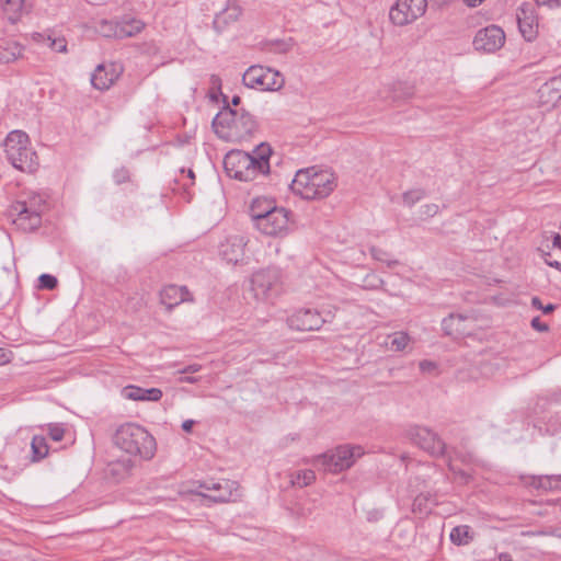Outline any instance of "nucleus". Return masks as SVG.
Instances as JSON below:
<instances>
[{
	"instance_id": "1",
	"label": "nucleus",
	"mask_w": 561,
	"mask_h": 561,
	"mask_svg": "<svg viewBox=\"0 0 561 561\" xmlns=\"http://www.w3.org/2000/svg\"><path fill=\"white\" fill-rule=\"evenodd\" d=\"M271 148L261 144L251 154L243 150H231L224 159L226 173L239 181H253L260 174L270 172Z\"/></svg>"
},
{
	"instance_id": "2",
	"label": "nucleus",
	"mask_w": 561,
	"mask_h": 561,
	"mask_svg": "<svg viewBox=\"0 0 561 561\" xmlns=\"http://www.w3.org/2000/svg\"><path fill=\"white\" fill-rule=\"evenodd\" d=\"M215 133L227 141H242L259 130L255 117L244 108L225 106L213 119Z\"/></svg>"
},
{
	"instance_id": "3",
	"label": "nucleus",
	"mask_w": 561,
	"mask_h": 561,
	"mask_svg": "<svg viewBox=\"0 0 561 561\" xmlns=\"http://www.w3.org/2000/svg\"><path fill=\"white\" fill-rule=\"evenodd\" d=\"M336 187L334 174L314 167L299 170L290 184L294 194L304 199H321L328 197Z\"/></svg>"
},
{
	"instance_id": "4",
	"label": "nucleus",
	"mask_w": 561,
	"mask_h": 561,
	"mask_svg": "<svg viewBox=\"0 0 561 561\" xmlns=\"http://www.w3.org/2000/svg\"><path fill=\"white\" fill-rule=\"evenodd\" d=\"M28 145L26 133L13 130L4 140V151L7 159L15 169L32 173L37 169L38 161L36 152Z\"/></svg>"
},
{
	"instance_id": "5",
	"label": "nucleus",
	"mask_w": 561,
	"mask_h": 561,
	"mask_svg": "<svg viewBox=\"0 0 561 561\" xmlns=\"http://www.w3.org/2000/svg\"><path fill=\"white\" fill-rule=\"evenodd\" d=\"M45 202L39 195H32L25 201L15 202L10 209L13 224L23 231H33L41 226Z\"/></svg>"
},
{
	"instance_id": "6",
	"label": "nucleus",
	"mask_w": 561,
	"mask_h": 561,
	"mask_svg": "<svg viewBox=\"0 0 561 561\" xmlns=\"http://www.w3.org/2000/svg\"><path fill=\"white\" fill-rule=\"evenodd\" d=\"M242 82L250 89L278 91L284 87L285 79L284 76L275 69L253 65L243 73Z\"/></svg>"
},
{
	"instance_id": "7",
	"label": "nucleus",
	"mask_w": 561,
	"mask_h": 561,
	"mask_svg": "<svg viewBox=\"0 0 561 561\" xmlns=\"http://www.w3.org/2000/svg\"><path fill=\"white\" fill-rule=\"evenodd\" d=\"M251 290L259 300H271L283 290L282 273L277 268L255 272L251 278Z\"/></svg>"
},
{
	"instance_id": "8",
	"label": "nucleus",
	"mask_w": 561,
	"mask_h": 561,
	"mask_svg": "<svg viewBox=\"0 0 561 561\" xmlns=\"http://www.w3.org/2000/svg\"><path fill=\"white\" fill-rule=\"evenodd\" d=\"M427 0H397L389 10V20L396 26H407L424 15Z\"/></svg>"
},
{
	"instance_id": "9",
	"label": "nucleus",
	"mask_w": 561,
	"mask_h": 561,
	"mask_svg": "<svg viewBox=\"0 0 561 561\" xmlns=\"http://www.w3.org/2000/svg\"><path fill=\"white\" fill-rule=\"evenodd\" d=\"M409 439L433 457L446 456V444L432 430L424 426H412L408 430Z\"/></svg>"
},
{
	"instance_id": "10",
	"label": "nucleus",
	"mask_w": 561,
	"mask_h": 561,
	"mask_svg": "<svg viewBox=\"0 0 561 561\" xmlns=\"http://www.w3.org/2000/svg\"><path fill=\"white\" fill-rule=\"evenodd\" d=\"M290 211L284 207H275L264 218H261L255 228L265 236L277 237L288 231Z\"/></svg>"
},
{
	"instance_id": "11",
	"label": "nucleus",
	"mask_w": 561,
	"mask_h": 561,
	"mask_svg": "<svg viewBox=\"0 0 561 561\" xmlns=\"http://www.w3.org/2000/svg\"><path fill=\"white\" fill-rule=\"evenodd\" d=\"M201 488L211 492L210 494H203V496L214 502H236L241 497L239 483L228 479L218 482H203Z\"/></svg>"
},
{
	"instance_id": "12",
	"label": "nucleus",
	"mask_w": 561,
	"mask_h": 561,
	"mask_svg": "<svg viewBox=\"0 0 561 561\" xmlns=\"http://www.w3.org/2000/svg\"><path fill=\"white\" fill-rule=\"evenodd\" d=\"M140 425L128 422L121 425L114 434V444L127 454L140 453Z\"/></svg>"
},
{
	"instance_id": "13",
	"label": "nucleus",
	"mask_w": 561,
	"mask_h": 561,
	"mask_svg": "<svg viewBox=\"0 0 561 561\" xmlns=\"http://www.w3.org/2000/svg\"><path fill=\"white\" fill-rule=\"evenodd\" d=\"M505 43L503 30L496 25H490L479 30L473 38V47L478 51L494 53Z\"/></svg>"
},
{
	"instance_id": "14",
	"label": "nucleus",
	"mask_w": 561,
	"mask_h": 561,
	"mask_svg": "<svg viewBox=\"0 0 561 561\" xmlns=\"http://www.w3.org/2000/svg\"><path fill=\"white\" fill-rule=\"evenodd\" d=\"M140 32V20L130 14L124 15L119 21H104L101 25V33L104 36L126 38Z\"/></svg>"
},
{
	"instance_id": "15",
	"label": "nucleus",
	"mask_w": 561,
	"mask_h": 561,
	"mask_svg": "<svg viewBox=\"0 0 561 561\" xmlns=\"http://www.w3.org/2000/svg\"><path fill=\"white\" fill-rule=\"evenodd\" d=\"M327 320L314 309H300L287 319L288 327L296 331H317Z\"/></svg>"
},
{
	"instance_id": "16",
	"label": "nucleus",
	"mask_w": 561,
	"mask_h": 561,
	"mask_svg": "<svg viewBox=\"0 0 561 561\" xmlns=\"http://www.w3.org/2000/svg\"><path fill=\"white\" fill-rule=\"evenodd\" d=\"M516 19L522 36L528 41H534L538 35V16L534 4L525 2L518 7Z\"/></svg>"
},
{
	"instance_id": "17",
	"label": "nucleus",
	"mask_w": 561,
	"mask_h": 561,
	"mask_svg": "<svg viewBox=\"0 0 561 561\" xmlns=\"http://www.w3.org/2000/svg\"><path fill=\"white\" fill-rule=\"evenodd\" d=\"M248 239L241 234L229 236L219 245V255L231 264H238L244 259Z\"/></svg>"
},
{
	"instance_id": "18",
	"label": "nucleus",
	"mask_w": 561,
	"mask_h": 561,
	"mask_svg": "<svg viewBox=\"0 0 561 561\" xmlns=\"http://www.w3.org/2000/svg\"><path fill=\"white\" fill-rule=\"evenodd\" d=\"M194 297L186 286L167 285L160 290V302L168 311L182 302H193Z\"/></svg>"
},
{
	"instance_id": "19",
	"label": "nucleus",
	"mask_w": 561,
	"mask_h": 561,
	"mask_svg": "<svg viewBox=\"0 0 561 561\" xmlns=\"http://www.w3.org/2000/svg\"><path fill=\"white\" fill-rule=\"evenodd\" d=\"M545 262L557 270H561V234L546 236L539 247Z\"/></svg>"
},
{
	"instance_id": "20",
	"label": "nucleus",
	"mask_w": 561,
	"mask_h": 561,
	"mask_svg": "<svg viewBox=\"0 0 561 561\" xmlns=\"http://www.w3.org/2000/svg\"><path fill=\"white\" fill-rule=\"evenodd\" d=\"M335 450L340 455V468L350 469L356 461L357 458L364 455V449L359 445H341L335 447Z\"/></svg>"
},
{
	"instance_id": "21",
	"label": "nucleus",
	"mask_w": 561,
	"mask_h": 561,
	"mask_svg": "<svg viewBox=\"0 0 561 561\" xmlns=\"http://www.w3.org/2000/svg\"><path fill=\"white\" fill-rule=\"evenodd\" d=\"M242 13V10L237 3H228L227 7L214 19V26L218 31L225 28L229 23L236 22Z\"/></svg>"
},
{
	"instance_id": "22",
	"label": "nucleus",
	"mask_w": 561,
	"mask_h": 561,
	"mask_svg": "<svg viewBox=\"0 0 561 561\" xmlns=\"http://www.w3.org/2000/svg\"><path fill=\"white\" fill-rule=\"evenodd\" d=\"M311 462L313 465H321V467L323 468L324 471H329V472H333V473H337V472L345 470L344 468H340V466H339L341 460H340V455L337 454L335 448L328 450L324 454L316 456Z\"/></svg>"
},
{
	"instance_id": "23",
	"label": "nucleus",
	"mask_w": 561,
	"mask_h": 561,
	"mask_svg": "<svg viewBox=\"0 0 561 561\" xmlns=\"http://www.w3.org/2000/svg\"><path fill=\"white\" fill-rule=\"evenodd\" d=\"M276 206L273 201L267 198H255L252 201L250 205V217L254 224V227L257 225L261 218H264L268 215L272 209Z\"/></svg>"
},
{
	"instance_id": "24",
	"label": "nucleus",
	"mask_w": 561,
	"mask_h": 561,
	"mask_svg": "<svg viewBox=\"0 0 561 561\" xmlns=\"http://www.w3.org/2000/svg\"><path fill=\"white\" fill-rule=\"evenodd\" d=\"M114 72H108L104 65H99L91 76V83L98 90L108 89L115 81Z\"/></svg>"
},
{
	"instance_id": "25",
	"label": "nucleus",
	"mask_w": 561,
	"mask_h": 561,
	"mask_svg": "<svg viewBox=\"0 0 561 561\" xmlns=\"http://www.w3.org/2000/svg\"><path fill=\"white\" fill-rule=\"evenodd\" d=\"M476 534L469 525H459L451 529L450 541L456 546H467L474 540Z\"/></svg>"
},
{
	"instance_id": "26",
	"label": "nucleus",
	"mask_w": 561,
	"mask_h": 561,
	"mask_svg": "<svg viewBox=\"0 0 561 561\" xmlns=\"http://www.w3.org/2000/svg\"><path fill=\"white\" fill-rule=\"evenodd\" d=\"M530 484L543 491H558L561 490V476L533 477Z\"/></svg>"
},
{
	"instance_id": "27",
	"label": "nucleus",
	"mask_w": 561,
	"mask_h": 561,
	"mask_svg": "<svg viewBox=\"0 0 561 561\" xmlns=\"http://www.w3.org/2000/svg\"><path fill=\"white\" fill-rule=\"evenodd\" d=\"M31 462H38L43 460L49 451L46 438L41 435H34L31 442Z\"/></svg>"
},
{
	"instance_id": "28",
	"label": "nucleus",
	"mask_w": 561,
	"mask_h": 561,
	"mask_svg": "<svg viewBox=\"0 0 561 561\" xmlns=\"http://www.w3.org/2000/svg\"><path fill=\"white\" fill-rule=\"evenodd\" d=\"M436 504L435 495L431 493H421L419 494L412 504L413 513H419L421 515H427L431 513L432 507Z\"/></svg>"
},
{
	"instance_id": "29",
	"label": "nucleus",
	"mask_w": 561,
	"mask_h": 561,
	"mask_svg": "<svg viewBox=\"0 0 561 561\" xmlns=\"http://www.w3.org/2000/svg\"><path fill=\"white\" fill-rule=\"evenodd\" d=\"M411 337L407 332L400 331L389 334L385 342L386 347L393 352H401L410 344Z\"/></svg>"
},
{
	"instance_id": "30",
	"label": "nucleus",
	"mask_w": 561,
	"mask_h": 561,
	"mask_svg": "<svg viewBox=\"0 0 561 561\" xmlns=\"http://www.w3.org/2000/svg\"><path fill=\"white\" fill-rule=\"evenodd\" d=\"M466 317L462 314H449L442 322L443 330L447 335L459 334L463 332L461 324L465 322Z\"/></svg>"
},
{
	"instance_id": "31",
	"label": "nucleus",
	"mask_w": 561,
	"mask_h": 561,
	"mask_svg": "<svg viewBox=\"0 0 561 561\" xmlns=\"http://www.w3.org/2000/svg\"><path fill=\"white\" fill-rule=\"evenodd\" d=\"M316 480V473L310 470H300L290 476V483L294 486L305 488L310 485Z\"/></svg>"
},
{
	"instance_id": "32",
	"label": "nucleus",
	"mask_w": 561,
	"mask_h": 561,
	"mask_svg": "<svg viewBox=\"0 0 561 561\" xmlns=\"http://www.w3.org/2000/svg\"><path fill=\"white\" fill-rule=\"evenodd\" d=\"M23 47L18 43H12L8 47L0 48V62L9 64L22 56Z\"/></svg>"
},
{
	"instance_id": "33",
	"label": "nucleus",
	"mask_w": 561,
	"mask_h": 561,
	"mask_svg": "<svg viewBox=\"0 0 561 561\" xmlns=\"http://www.w3.org/2000/svg\"><path fill=\"white\" fill-rule=\"evenodd\" d=\"M157 451L154 437L142 428V460H150Z\"/></svg>"
},
{
	"instance_id": "34",
	"label": "nucleus",
	"mask_w": 561,
	"mask_h": 561,
	"mask_svg": "<svg viewBox=\"0 0 561 561\" xmlns=\"http://www.w3.org/2000/svg\"><path fill=\"white\" fill-rule=\"evenodd\" d=\"M3 11L9 15L11 22H15L23 11L24 0H2Z\"/></svg>"
},
{
	"instance_id": "35",
	"label": "nucleus",
	"mask_w": 561,
	"mask_h": 561,
	"mask_svg": "<svg viewBox=\"0 0 561 561\" xmlns=\"http://www.w3.org/2000/svg\"><path fill=\"white\" fill-rule=\"evenodd\" d=\"M38 37L44 45H47L54 51L65 53L67 50V42L62 37L56 38L50 34H38Z\"/></svg>"
},
{
	"instance_id": "36",
	"label": "nucleus",
	"mask_w": 561,
	"mask_h": 561,
	"mask_svg": "<svg viewBox=\"0 0 561 561\" xmlns=\"http://www.w3.org/2000/svg\"><path fill=\"white\" fill-rule=\"evenodd\" d=\"M425 196V191L422 188L410 190L402 195L404 205L411 207L415 203L420 202Z\"/></svg>"
},
{
	"instance_id": "37",
	"label": "nucleus",
	"mask_w": 561,
	"mask_h": 561,
	"mask_svg": "<svg viewBox=\"0 0 561 561\" xmlns=\"http://www.w3.org/2000/svg\"><path fill=\"white\" fill-rule=\"evenodd\" d=\"M370 254L375 260L387 263L388 266H393L398 264V261L392 260L390 257L391 255L386 250L380 249L378 247H371Z\"/></svg>"
},
{
	"instance_id": "38",
	"label": "nucleus",
	"mask_w": 561,
	"mask_h": 561,
	"mask_svg": "<svg viewBox=\"0 0 561 561\" xmlns=\"http://www.w3.org/2000/svg\"><path fill=\"white\" fill-rule=\"evenodd\" d=\"M38 282L41 288L48 290L55 289L58 285L57 278L50 274H42L38 277Z\"/></svg>"
},
{
	"instance_id": "39",
	"label": "nucleus",
	"mask_w": 561,
	"mask_h": 561,
	"mask_svg": "<svg viewBox=\"0 0 561 561\" xmlns=\"http://www.w3.org/2000/svg\"><path fill=\"white\" fill-rule=\"evenodd\" d=\"M48 435L55 442H60L65 436V428L61 424H49Z\"/></svg>"
},
{
	"instance_id": "40",
	"label": "nucleus",
	"mask_w": 561,
	"mask_h": 561,
	"mask_svg": "<svg viewBox=\"0 0 561 561\" xmlns=\"http://www.w3.org/2000/svg\"><path fill=\"white\" fill-rule=\"evenodd\" d=\"M122 396L128 400H140V388L136 386H127L122 389Z\"/></svg>"
},
{
	"instance_id": "41",
	"label": "nucleus",
	"mask_w": 561,
	"mask_h": 561,
	"mask_svg": "<svg viewBox=\"0 0 561 561\" xmlns=\"http://www.w3.org/2000/svg\"><path fill=\"white\" fill-rule=\"evenodd\" d=\"M162 398V391L158 388L142 389V401L157 402Z\"/></svg>"
},
{
	"instance_id": "42",
	"label": "nucleus",
	"mask_w": 561,
	"mask_h": 561,
	"mask_svg": "<svg viewBox=\"0 0 561 561\" xmlns=\"http://www.w3.org/2000/svg\"><path fill=\"white\" fill-rule=\"evenodd\" d=\"M545 88L551 91H554L558 93L559 98L561 99V73L559 76H556L551 78L546 84Z\"/></svg>"
},
{
	"instance_id": "43",
	"label": "nucleus",
	"mask_w": 561,
	"mask_h": 561,
	"mask_svg": "<svg viewBox=\"0 0 561 561\" xmlns=\"http://www.w3.org/2000/svg\"><path fill=\"white\" fill-rule=\"evenodd\" d=\"M531 306L538 310H542L543 313H550V312L554 311V309H556V306L552 304H548V305L543 306L540 298L537 296L531 298Z\"/></svg>"
},
{
	"instance_id": "44",
	"label": "nucleus",
	"mask_w": 561,
	"mask_h": 561,
	"mask_svg": "<svg viewBox=\"0 0 561 561\" xmlns=\"http://www.w3.org/2000/svg\"><path fill=\"white\" fill-rule=\"evenodd\" d=\"M438 205L437 204H426L421 207V213L424 216L433 217L438 213Z\"/></svg>"
},
{
	"instance_id": "45",
	"label": "nucleus",
	"mask_w": 561,
	"mask_h": 561,
	"mask_svg": "<svg viewBox=\"0 0 561 561\" xmlns=\"http://www.w3.org/2000/svg\"><path fill=\"white\" fill-rule=\"evenodd\" d=\"M129 179V172L127 169L122 168L114 172V180L117 184H122Z\"/></svg>"
},
{
	"instance_id": "46",
	"label": "nucleus",
	"mask_w": 561,
	"mask_h": 561,
	"mask_svg": "<svg viewBox=\"0 0 561 561\" xmlns=\"http://www.w3.org/2000/svg\"><path fill=\"white\" fill-rule=\"evenodd\" d=\"M531 328L538 332H547L549 327L547 323L542 322L539 317H535L531 320Z\"/></svg>"
},
{
	"instance_id": "47",
	"label": "nucleus",
	"mask_w": 561,
	"mask_h": 561,
	"mask_svg": "<svg viewBox=\"0 0 561 561\" xmlns=\"http://www.w3.org/2000/svg\"><path fill=\"white\" fill-rule=\"evenodd\" d=\"M538 5H547L549 8L561 7V0H535Z\"/></svg>"
},
{
	"instance_id": "48",
	"label": "nucleus",
	"mask_w": 561,
	"mask_h": 561,
	"mask_svg": "<svg viewBox=\"0 0 561 561\" xmlns=\"http://www.w3.org/2000/svg\"><path fill=\"white\" fill-rule=\"evenodd\" d=\"M202 369V366L199 364H192V365H188L186 367H184L183 369L179 370L180 374H194V373H197Z\"/></svg>"
},
{
	"instance_id": "49",
	"label": "nucleus",
	"mask_w": 561,
	"mask_h": 561,
	"mask_svg": "<svg viewBox=\"0 0 561 561\" xmlns=\"http://www.w3.org/2000/svg\"><path fill=\"white\" fill-rule=\"evenodd\" d=\"M419 366L422 371H432L436 368V364L431 360H422Z\"/></svg>"
},
{
	"instance_id": "50",
	"label": "nucleus",
	"mask_w": 561,
	"mask_h": 561,
	"mask_svg": "<svg viewBox=\"0 0 561 561\" xmlns=\"http://www.w3.org/2000/svg\"><path fill=\"white\" fill-rule=\"evenodd\" d=\"M195 424V422L193 420H185L183 423H182V430L184 432H187L190 433L193 428V425Z\"/></svg>"
},
{
	"instance_id": "51",
	"label": "nucleus",
	"mask_w": 561,
	"mask_h": 561,
	"mask_svg": "<svg viewBox=\"0 0 561 561\" xmlns=\"http://www.w3.org/2000/svg\"><path fill=\"white\" fill-rule=\"evenodd\" d=\"M447 458H448V468L450 471H453L454 473H459L461 477H465V472L462 471H457L455 466H454V461H453V458L450 457V455L448 454L447 455Z\"/></svg>"
},
{
	"instance_id": "52",
	"label": "nucleus",
	"mask_w": 561,
	"mask_h": 561,
	"mask_svg": "<svg viewBox=\"0 0 561 561\" xmlns=\"http://www.w3.org/2000/svg\"><path fill=\"white\" fill-rule=\"evenodd\" d=\"M540 534L541 535H549V536L561 538V528H553V529H551L549 531H542Z\"/></svg>"
},
{
	"instance_id": "53",
	"label": "nucleus",
	"mask_w": 561,
	"mask_h": 561,
	"mask_svg": "<svg viewBox=\"0 0 561 561\" xmlns=\"http://www.w3.org/2000/svg\"><path fill=\"white\" fill-rule=\"evenodd\" d=\"M9 362V355L4 348H0V365Z\"/></svg>"
},
{
	"instance_id": "54",
	"label": "nucleus",
	"mask_w": 561,
	"mask_h": 561,
	"mask_svg": "<svg viewBox=\"0 0 561 561\" xmlns=\"http://www.w3.org/2000/svg\"><path fill=\"white\" fill-rule=\"evenodd\" d=\"M484 0H463V2L471 8L480 5Z\"/></svg>"
},
{
	"instance_id": "55",
	"label": "nucleus",
	"mask_w": 561,
	"mask_h": 561,
	"mask_svg": "<svg viewBox=\"0 0 561 561\" xmlns=\"http://www.w3.org/2000/svg\"><path fill=\"white\" fill-rule=\"evenodd\" d=\"M181 381L187 382V383H196L198 381L197 377H184L181 379Z\"/></svg>"
},
{
	"instance_id": "56",
	"label": "nucleus",
	"mask_w": 561,
	"mask_h": 561,
	"mask_svg": "<svg viewBox=\"0 0 561 561\" xmlns=\"http://www.w3.org/2000/svg\"><path fill=\"white\" fill-rule=\"evenodd\" d=\"M110 0H88V2H90L91 4H94V5H102V4H105L107 3Z\"/></svg>"
},
{
	"instance_id": "57",
	"label": "nucleus",
	"mask_w": 561,
	"mask_h": 561,
	"mask_svg": "<svg viewBox=\"0 0 561 561\" xmlns=\"http://www.w3.org/2000/svg\"><path fill=\"white\" fill-rule=\"evenodd\" d=\"M210 81H211V83H213L214 85H215V84H218V85H219V84H220V82H221L220 78H219L217 75H213V76L210 77Z\"/></svg>"
},
{
	"instance_id": "58",
	"label": "nucleus",
	"mask_w": 561,
	"mask_h": 561,
	"mask_svg": "<svg viewBox=\"0 0 561 561\" xmlns=\"http://www.w3.org/2000/svg\"><path fill=\"white\" fill-rule=\"evenodd\" d=\"M240 102H241V98H240L239 95H234V96L232 98V100H231V104H232L233 106H238V105L240 104Z\"/></svg>"
},
{
	"instance_id": "59",
	"label": "nucleus",
	"mask_w": 561,
	"mask_h": 561,
	"mask_svg": "<svg viewBox=\"0 0 561 561\" xmlns=\"http://www.w3.org/2000/svg\"><path fill=\"white\" fill-rule=\"evenodd\" d=\"M500 560H501V561H512V560L508 558V556H507V554H501V556H500Z\"/></svg>"
},
{
	"instance_id": "60",
	"label": "nucleus",
	"mask_w": 561,
	"mask_h": 561,
	"mask_svg": "<svg viewBox=\"0 0 561 561\" xmlns=\"http://www.w3.org/2000/svg\"><path fill=\"white\" fill-rule=\"evenodd\" d=\"M148 50H152V54L154 55L158 51V47L156 45H152Z\"/></svg>"
},
{
	"instance_id": "61",
	"label": "nucleus",
	"mask_w": 561,
	"mask_h": 561,
	"mask_svg": "<svg viewBox=\"0 0 561 561\" xmlns=\"http://www.w3.org/2000/svg\"><path fill=\"white\" fill-rule=\"evenodd\" d=\"M187 176H188L190 179H192V180H194V179H195V174H194V172H193L192 170H188V172H187Z\"/></svg>"
},
{
	"instance_id": "62",
	"label": "nucleus",
	"mask_w": 561,
	"mask_h": 561,
	"mask_svg": "<svg viewBox=\"0 0 561 561\" xmlns=\"http://www.w3.org/2000/svg\"><path fill=\"white\" fill-rule=\"evenodd\" d=\"M161 62H154L152 64V67H158Z\"/></svg>"
}]
</instances>
